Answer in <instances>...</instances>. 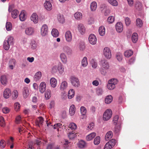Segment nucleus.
I'll return each instance as SVG.
<instances>
[{"label":"nucleus","mask_w":149,"mask_h":149,"mask_svg":"<svg viewBox=\"0 0 149 149\" xmlns=\"http://www.w3.org/2000/svg\"><path fill=\"white\" fill-rule=\"evenodd\" d=\"M53 73H56L58 72L60 74H62L64 72V68L61 63L59 62L57 65H54L52 69Z\"/></svg>","instance_id":"obj_1"},{"label":"nucleus","mask_w":149,"mask_h":149,"mask_svg":"<svg viewBox=\"0 0 149 149\" xmlns=\"http://www.w3.org/2000/svg\"><path fill=\"white\" fill-rule=\"evenodd\" d=\"M118 80L116 79H112L108 81L107 87L109 90H112L116 87V85L118 83Z\"/></svg>","instance_id":"obj_2"},{"label":"nucleus","mask_w":149,"mask_h":149,"mask_svg":"<svg viewBox=\"0 0 149 149\" xmlns=\"http://www.w3.org/2000/svg\"><path fill=\"white\" fill-rule=\"evenodd\" d=\"M13 41V38L11 36H8L4 40L3 47L6 50H8L10 48V44L12 43Z\"/></svg>","instance_id":"obj_3"},{"label":"nucleus","mask_w":149,"mask_h":149,"mask_svg":"<svg viewBox=\"0 0 149 149\" xmlns=\"http://www.w3.org/2000/svg\"><path fill=\"white\" fill-rule=\"evenodd\" d=\"M72 85L75 87L77 88L80 86V82L79 79L74 76H71L70 79Z\"/></svg>","instance_id":"obj_4"},{"label":"nucleus","mask_w":149,"mask_h":149,"mask_svg":"<svg viewBox=\"0 0 149 149\" xmlns=\"http://www.w3.org/2000/svg\"><path fill=\"white\" fill-rule=\"evenodd\" d=\"M48 28L46 24H43L40 29V34L42 37H45L48 35Z\"/></svg>","instance_id":"obj_5"},{"label":"nucleus","mask_w":149,"mask_h":149,"mask_svg":"<svg viewBox=\"0 0 149 149\" xmlns=\"http://www.w3.org/2000/svg\"><path fill=\"white\" fill-rule=\"evenodd\" d=\"M112 112L110 109L106 110L103 115V119L104 120L106 121L109 119L111 117Z\"/></svg>","instance_id":"obj_6"},{"label":"nucleus","mask_w":149,"mask_h":149,"mask_svg":"<svg viewBox=\"0 0 149 149\" xmlns=\"http://www.w3.org/2000/svg\"><path fill=\"white\" fill-rule=\"evenodd\" d=\"M61 50L63 52L65 53L68 55H71L72 54V49L67 45H63L61 48Z\"/></svg>","instance_id":"obj_7"},{"label":"nucleus","mask_w":149,"mask_h":149,"mask_svg":"<svg viewBox=\"0 0 149 149\" xmlns=\"http://www.w3.org/2000/svg\"><path fill=\"white\" fill-rule=\"evenodd\" d=\"M103 55L107 59H110L111 57V53L110 49L107 47H105L103 49Z\"/></svg>","instance_id":"obj_8"},{"label":"nucleus","mask_w":149,"mask_h":149,"mask_svg":"<svg viewBox=\"0 0 149 149\" xmlns=\"http://www.w3.org/2000/svg\"><path fill=\"white\" fill-rule=\"evenodd\" d=\"M34 32L35 30L34 28L31 26L26 27L24 30L25 34L28 36L33 35Z\"/></svg>","instance_id":"obj_9"},{"label":"nucleus","mask_w":149,"mask_h":149,"mask_svg":"<svg viewBox=\"0 0 149 149\" xmlns=\"http://www.w3.org/2000/svg\"><path fill=\"white\" fill-rule=\"evenodd\" d=\"M116 143V140L112 139L108 141L105 145L104 149H111L113 147Z\"/></svg>","instance_id":"obj_10"},{"label":"nucleus","mask_w":149,"mask_h":149,"mask_svg":"<svg viewBox=\"0 0 149 149\" xmlns=\"http://www.w3.org/2000/svg\"><path fill=\"white\" fill-rule=\"evenodd\" d=\"M64 36L66 42L68 43L71 42L72 40V34L70 31H67L65 33Z\"/></svg>","instance_id":"obj_11"},{"label":"nucleus","mask_w":149,"mask_h":149,"mask_svg":"<svg viewBox=\"0 0 149 149\" xmlns=\"http://www.w3.org/2000/svg\"><path fill=\"white\" fill-rule=\"evenodd\" d=\"M30 19L34 24L38 23L39 21V17L37 13H33L30 16Z\"/></svg>","instance_id":"obj_12"},{"label":"nucleus","mask_w":149,"mask_h":149,"mask_svg":"<svg viewBox=\"0 0 149 149\" xmlns=\"http://www.w3.org/2000/svg\"><path fill=\"white\" fill-rule=\"evenodd\" d=\"M88 40L91 44L92 45H95L97 42V38L95 35L91 34L89 36Z\"/></svg>","instance_id":"obj_13"},{"label":"nucleus","mask_w":149,"mask_h":149,"mask_svg":"<svg viewBox=\"0 0 149 149\" xmlns=\"http://www.w3.org/2000/svg\"><path fill=\"white\" fill-rule=\"evenodd\" d=\"M68 83L66 81L63 80L60 84V89L61 91L65 90L68 88Z\"/></svg>","instance_id":"obj_14"},{"label":"nucleus","mask_w":149,"mask_h":149,"mask_svg":"<svg viewBox=\"0 0 149 149\" xmlns=\"http://www.w3.org/2000/svg\"><path fill=\"white\" fill-rule=\"evenodd\" d=\"M19 19L20 21L23 22L27 19V13L24 10H22L19 15Z\"/></svg>","instance_id":"obj_15"},{"label":"nucleus","mask_w":149,"mask_h":149,"mask_svg":"<svg viewBox=\"0 0 149 149\" xmlns=\"http://www.w3.org/2000/svg\"><path fill=\"white\" fill-rule=\"evenodd\" d=\"M41 142L40 139H37L35 141V142L33 143L32 142H30L29 144V148L28 149H34V146L36 144L37 145H40Z\"/></svg>","instance_id":"obj_16"},{"label":"nucleus","mask_w":149,"mask_h":149,"mask_svg":"<svg viewBox=\"0 0 149 149\" xmlns=\"http://www.w3.org/2000/svg\"><path fill=\"white\" fill-rule=\"evenodd\" d=\"M59 57L61 61L64 64H66L68 62V58L66 54L64 52L61 53Z\"/></svg>","instance_id":"obj_17"},{"label":"nucleus","mask_w":149,"mask_h":149,"mask_svg":"<svg viewBox=\"0 0 149 149\" xmlns=\"http://www.w3.org/2000/svg\"><path fill=\"white\" fill-rule=\"evenodd\" d=\"M79 32L81 34H84L86 32V28L84 25L82 24H79L77 26Z\"/></svg>","instance_id":"obj_18"},{"label":"nucleus","mask_w":149,"mask_h":149,"mask_svg":"<svg viewBox=\"0 0 149 149\" xmlns=\"http://www.w3.org/2000/svg\"><path fill=\"white\" fill-rule=\"evenodd\" d=\"M50 86L52 88H56L57 85V80L54 77H52L49 81Z\"/></svg>","instance_id":"obj_19"},{"label":"nucleus","mask_w":149,"mask_h":149,"mask_svg":"<svg viewBox=\"0 0 149 149\" xmlns=\"http://www.w3.org/2000/svg\"><path fill=\"white\" fill-rule=\"evenodd\" d=\"M46 85L45 82L44 81L42 82L39 86V91L42 93H43L46 89Z\"/></svg>","instance_id":"obj_20"},{"label":"nucleus","mask_w":149,"mask_h":149,"mask_svg":"<svg viewBox=\"0 0 149 149\" xmlns=\"http://www.w3.org/2000/svg\"><path fill=\"white\" fill-rule=\"evenodd\" d=\"M116 29L118 33L121 32L123 30V25L121 22H118L116 25Z\"/></svg>","instance_id":"obj_21"},{"label":"nucleus","mask_w":149,"mask_h":149,"mask_svg":"<svg viewBox=\"0 0 149 149\" xmlns=\"http://www.w3.org/2000/svg\"><path fill=\"white\" fill-rule=\"evenodd\" d=\"M44 6L45 9L47 11H50L52 9V6L50 2L46 0L44 3Z\"/></svg>","instance_id":"obj_22"},{"label":"nucleus","mask_w":149,"mask_h":149,"mask_svg":"<svg viewBox=\"0 0 149 149\" xmlns=\"http://www.w3.org/2000/svg\"><path fill=\"white\" fill-rule=\"evenodd\" d=\"M11 91L8 88L6 89L3 92V96L4 98L7 99L11 95Z\"/></svg>","instance_id":"obj_23"},{"label":"nucleus","mask_w":149,"mask_h":149,"mask_svg":"<svg viewBox=\"0 0 149 149\" xmlns=\"http://www.w3.org/2000/svg\"><path fill=\"white\" fill-rule=\"evenodd\" d=\"M42 76V72L40 71H38L36 72L34 77V80L35 81L40 80Z\"/></svg>","instance_id":"obj_24"},{"label":"nucleus","mask_w":149,"mask_h":149,"mask_svg":"<svg viewBox=\"0 0 149 149\" xmlns=\"http://www.w3.org/2000/svg\"><path fill=\"white\" fill-rule=\"evenodd\" d=\"M22 94L24 98H26L29 95V90L27 87H24L23 89Z\"/></svg>","instance_id":"obj_25"},{"label":"nucleus","mask_w":149,"mask_h":149,"mask_svg":"<svg viewBox=\"0 0 149 149\" xmlns=\"http://www.w3.org/2000/svg\"><path fill=\"white\" fill-rule=\"evenodd\" d=\"M97 7V4L96 2L93 1L92 2L90 5V8L91 11H95Z\"/></svg>","instance_id":"obj_26"},{"label":"nucleus","mask_w":149,"mask_h":149,"mask_svg":"<svg viewBox=\"0 0 149 149\" xmlns=\"http://www.w3.org/2000/svg\"><path fill=\"white\" fill-rule=\"evenodd\" d=\"M76 112V107L74 104L71 105L69 109V114L71 116H73Z\"/></svg>","instance_id":"obj_27"},{"label":"nucleus","mask_w":149,"mask_h":149,"mask_svg":"<svg viewBox=\"0 0 149 149\" xmlns=\"http://www.w3.org/2000/svg\"><path fill=\"white\" fill-rule=\"evenodd\" d=\"M96 136V134L94 132H92L86 137V139L87 141H90L92 140Z\"/></svg>","instance_id":"obj_28"},{"label":"nucleus","mask_w":149,"mask_h":149,"mask_svg":"<svg viewBox=\"0 0 149 149\" xmlns=\"http://www.w3.org/2000/svg\"><path fill=\"white\" fill-rule=\"evenodd\" d=\"M113 100V97L111 95H109L106 97L104 102L106 104H109Z\"/></svg>","instance_id":"obj_29"},{"label":"nucleus","mask_w":149,"mask_h":149,"mask_svg":"<svg viewBox=\"0 0 149 149\" xmlns=\"http://www.w3.org/2000/svg\"><path fill=\"white\" fill-rule=\"evenodd\" d=\"M75 92L73 89H70L68 91V97L69 99H72L74 95Z\"/></svg>","instance_id":"obj_30"},{"label":"nucleus","mask_w":149,"mask_h":149,"mask_svg":"<svg viewBox=\"0 0 149 149\" xmlns=\"http://www.w3.org/2000/svg\"><path fill=\"white\" fill-rule=\"evenodd\" d=\"M98 31L100 36H104L105 33V29L104 27L103 26L100 27L99 28Z\"/></svg>","instance_id":"obj_31"},{"label":"nucleus","mask_w":149,"mask_h":149,"mask_svg":"<svg viewBox=\"0 0 149 149\" xmlns=\"http://www.w3.org/2000/svg\"><path fill=\"white\" fill-rule=\"evenodd\" d=\"M88 64L87 58L85 56L83 58L81 61V65L83 67H86Z\"/></svg>","instance_id":"obj_32"},{"label":"nucleus","mask_w":149,"mask_h":149,"mask_svg":"<svg viewBox=\"0 0 149 149\" xmlns=\"http://www.w3.org/2000/svg\"><path fill=\"white\" fill-rule=\"evenodd\" d=\"M133 52L131 50H128L125 51L124 53L125 56L129 58L133 54Z\"/></svg>","instance_id":"obj_33"},{"label":"nucleus","mask_w":149,"mask_h":149,"mask_svg":"<svg viewBox=\"0 0 149 149\" xmlns=\"http://www.w3.org/2000/svg\"><path fill=\"white\" fill-rule=\"evenodd\" d=\"M1 82L2 84L6 85L7 83V79L6 75H3L1 77Z\"/></svg>","instance_id":"obj_34"},{"label":"nucleus","mask_w":149,"mask_h":149,"mask_svg":"<svg viewBox=\"0 0 149 149\" xmlns=\"http://www.w3.org/2000/svg\"><path fill=\"white\" fill-rule=\"evenodd\" d=\"M52 35L54 37H57L59 35V32L56 29H53L51 31Z\"/></svg>","instance_id":"obj_35"},{"label":"nucleus","mask_w":149,"mask_h":149,"mask_svg":"<svg viewBox=\"0 0 149 149\" xmlns=\"http://www.w3.org/2000/svg\"><path fill=\"white\" fill-rule=\"evenodd\" d=\"M43 118L41 117H38L37 119L36 122V125L40 127L41 125L42 124L43 122Z\"/></svg>","instance_id":"obj_36"},{"label":"nucleus","mask_w":149,"mask_h":149,"mask_svg":"<svg viewBox=\"0 0 149 149\" xmlns=\"http://www.w3.org/2000/svg\"><path fill=\"white\" fill-rule=\"evenodd\" d=\"M113 136L112 132L111 131H109L107 132L105 136V139L106 140L108 141L112 138Z\"/></svg>","instance_id":"obj_37"},{"label":"nucleus","mask_w":149,"mask_h":149,"mask_svg":"<svg viewBox=\"0 0 149 149\" xmlns=\"http://www.w3.org/2000/svg\"><path fill=\"white\" fill-rule=\"evenodd\" d=\"M74 16L76 19L79 20L82 19V15L80 12H77L74 14Z\"/></svg>","instance_id":"obj_38"},{"label":"nucleus","mask_w":149,"mask_h":149,"mask_svg":"<svg viewBox=\"0 0 149 149\" xmlns=\"http://www.w3.org/2000/svg\"><path fill=\"white\" fill-rule=\"evenodd\" d=\"M51 95V91L50 89H47L45 92V96L46 99L48 100L49 99Z\"/></svg>","instance_id":"obj_39"},{"label":"nucleus","mask_w":149,"mask_h":149,"mask_svg":"<svg viewBox=\"0 0 149 149\" xmlns=\"http://www.w3.org/2000/svg\"><path fill=\"white\" fill-rule=\"evenodd\" d=\"M58 22L62 24H63L65 22V19L64 16L62 15H59L58 16Z\"/></svg>","instance_id":"obj_40"},{"label":"nucleus","mask_w":149,"mask_h":149,"mask_svg":"<svg viewBox=\"0 0 149 149\" xmlns=\"http://www.w3.org/2000/svg\"><path fill=\"white\" fill-rule=\"evenodd\" d=\"M116 58L118 61H121L123 59L122 53L120 52L117 53L116 55Z\"/></svg>","instance_id":"obj_41"},{"label":"nucleus","mask_w":149,"mask_h":149,"mask_svg":"<svg viewBox=\"0 0 149 149\" xmlns=\"http://www.w3.org/2000/svg\"><path fill=\"white\" fill-rule=\"evenodd\" d=\"M76 133L74 131L70 132L68 134V138L70 139H74L76 136Z\"/></svg>","instance_id":"obj_42"},{"label":"nucleus","mask_w":149,"mask_h":149,"mask_svg":"<svg viewBox=\"0 0 149 149\" xmlns=\"http://www.w3.org/2000/svg\"><path fill=\"white\" fill-rule=\"evenodd\" d=\"M131 39L133 43H136L138 39L137 34L136 33H133Z\"/></svg>","instance_id":"obj_43"},{"label":"nucleus","mask_w":149,"mask_h":149,"mask_svg":"<svg viewBox=\"0 0 149 149\" xmlns=\"http://www.w3.org/2000/svg\"><path fill=\"white\" fill-rule=\"evenodd\" d=\"M136 24L137 27H141L143 25V22L142 20L139 18H137L136 20Z\"/></svg>","instance_id":"obj_44"},{"label":"nucleus","mask_w":149,"mask_h":149,"mask_svg":"<svg viewBox=\"0 0 149 149\" xmlns=\"http://www.w3.org/2000/svg\"><path fill=\"white\" fill-rule=\"evenodd\" d=\"M19 12L17 10L15 9L13 10L11 13V16L13 18L15 19L17 17Z\"/></svg>","instance_id":"obj_45"},{"label":"nucleus","mask_w":149,"mask_h":149,"mask_svg":"<svg viewBox=\"0 0 149 149\" xmlns=\"http://www.w3.org/2000/svg\"><path fill=\"white\" fill-rule=\"evenodd\" d=\"M68 127L72 130H75L77 129V126L74 123H72L69 124Z\"/></svg>","instance_id":"obj_46"},{"label":"nucleus","mask_w":149,"mask_h":149,"mask_svg":"<svg viewBox=\"0 0 149 149\" xmlns=\"http://www.w3.org/2000/svg\"><path fill=\"white\" fill-rule=\"evenodd\" d=\"M107 2L113 6H116L118 5L117 1L116 0H107Z\"/></svg>","instance_id":"obj_47"},{"label":"nucleus","mask_w":149,"mask_h":149,"mask_svg":"<svg viewBox=\"0 0 149 149\" xmlns=\"http://www.w3.org/2000/svg\"><path fill=\"white\" fill-rule=\"evenodd\" d=\"M115 19V18L114 16H111L108 18L107 22L109 24H112L114 22Z\"/></svg>","instance_id":"obj_48"},{"label":"nucleus","mask_w":149,"mask_h":149,"mask_svg":"<svg viewBox=\"0 0 149 149\" xmlns=\"http://www.w3.org/2000/svg\"><path fill=\"white\" fill-rule=\"evenodd\" d=\"M30 47L33 49H35L37 47V44L34 40L31 41L30 43Z\"/></svg>","instance_id":"obj_49"},{"label":"nucleus","mask_w":149,"mask_h":149,"mask_svg":"<svg viewBox=\"0 0 149 149\" xmlns=\"http://www.w3.org/2000/svg\"><path fill=\"white\" fill-rule=\"evenodd\" d=\"M78 146V147L80 148H83L85 147L86 143L84 141L81 140L79 142Z\"/></svg>","instance_id":"obj_50"},{"label":"nucleus","mask_w":149,"mask_h":149,"mask_svg":"<svg viewBox=\"0 0 149 149\" xmlns=\"http://www.w3.org/2000/svg\"><path fill=\"white\" fill-rule=\"evenodd\" d=\"M101 67H102L103 68L108 69L109 67V63L106 61H104L102 63Z\"/></svg>","instance_id":"obj_51"},{"label":"nucleus","mask_w":149,"mask_h":149,"mask_svg":"<svg viewBox=\"0 0 149 149\" xmlns=\"http://www.w3.org/2000/svg\"><path fill=\"white\" fill-rule=\"evenodd\" d=\"M6 28L7 31H10L12 28L11 23L9 22H7L6 25Z\"/></svg>","instance_id":"obj_52"},{"label":"nucleus","mask_w":149,"mask_h":149,"mask_svg":"<svg viewBox=\"0 0 149 149\" xmlns=\"http://www.w3.org/2000/svg\"><path fill=\"white\" fill-rule=\"evenodd\" d=\"M96 92L97 95H100L102 94L103 91L102 88L100 87H98L96 89Z\"/></svg>","instance_id":"obj_53"},{"label":"nucleus","mask_w":149,"mask_h":149,"mask_svg":"<svg viewBox=\"0 0 149 149\" xmlns=\"http://www.w3.org/2000/svg\"><path fill=\"white\" fill-rule=\"evenodd\" d=\"M80 112L81 114L83 115H85L87 112V110L86 108L83 106L80 107Z\"/></svg>","instance_id":"obj_54"},{"label":"nucleus","mask_w":149,"mask_h":149,"mask_svg":"<svg viewBox=\"0 0 149 149\" xmlns=\"http://www.w3.org/2000/svg\"><path fill=\"white\" fill-rule=\"evenodd\" d=\"M62 124L60 123L55 124L54 125V128L55 129H56L58 131H60V128L62 127Z\"/></svg>","instance_id":"obj_55"},{"label":"nucleus","mask_w":149,"mask_h":149,"mask_svg":"<svg viewBox=\"0 0 149 149\" xmlns=\"http://www.w3.org/2000/svg\"><path fill=\"white\" fill-rule=\"evenodd\" d=\"M108 69L106 68H103L101 67L100 69V71L101 74L103 75H105L107 73V70Z\"/></svg>","instance_id":"obj_56"},{"label":"nucleus","mask_w":149,"mask_h":149,"mask_svg":"<svg viewBox=\"0 0 149 149\" xmlns=\"http://www.w3.org/2000/svg\"><path fill=\"white\" fill-rule=\"evenodd\" d=\"M100 138L99 136H97L94 139V143L95 145H98L100 142Z\"/></svg>","instance_id":"obj_57"},{"label":"nucleus","mask_w":149,"mask_h":149,"mask_svg":"<svg viewBox=\"0 0 149 149\" xmlns=\"http://www.w3.org/2000/svg\"><path fill=\"white\" fill-rule=\"evenodd\" d=\"M78 47L81 51H83L84 50L85 48V45L84 43L83 42L80 43Z\"/></svg>","instance_id":"obj_58"},{"label":"nucleus","mask_w":149,"mask_h":149,"mask_svg":"<svg viewBox=\"0 0 149 149\" xmlns=\"http://www.w3.org/2000/svg\"><path fill=\"white\" fill-rule=\"evenodd\" d=\"M20 107V105L18 102H17L15 103L14 108L16 111H19Z\"/></svg>","instance_id":"obj_59"},{"label":"nucleus","mask_w":149,"mask_h":149,"mask_svg":"<svg viewBox=\"0 0 149 149\" xmlns=\"http://www.w3.org/2000/svg\"><path fill=\"white\" fill-rule=\"evenodd\" d=\"M0 125L3 127H4L5 125L4 118L1 116H0Z\"/></svg>","instance_id":"obj_60"},{"label":"nucleus","mask_w":149,"mask_h":149,"mask_svg":"<svg viewBox=\"0 0 149 149\" xmlns=\"http://www.w3.org/2000/svg\"><path fill=\"white\" fill-rule=\"evenodd\" d=\"M18 92L17 90H15L12 93V96L13 98L15 99L17 98L18 96Z\"/></svg>","instance_id":"obj_61"},{"label":"nucleus","mask_w":149,"mask_h":149,"mask_svg":"<svg viewBox=\"0 0 149 149\" xmlns=\"http://www.w3.org/2000/svg\"><path fill=\"white\" fill-rule=\"evenodd\" d=\"M3 112L4 113H8L10 111V109L7 107H5L2 109Z\"/></svg>","instance_id":"obj_62"},{"label":"nucleus","mask_w":149,"mask_h":149,"mask_svg":"<svg viewBox=\"0 0 149 149\" xmlns=\"http://www.w3.org/2000/svg\"><path fill=\"white\" fill-rule=\"evenodd\" d=\"M94 126V124L93 123H90L88 124L87 129L91 130L93 128Z\"/></svg>","instance_id":"obj_63"},{"label":"nucleus","mask_w":149,"mask_h":149,"mask_svg":"<svg viewBox=\"0 0 149 149\" xmlns=\"http://www.w3.org/2000/svg\"><path fill=\"white\" fill-rule=\"evenodd\" d=\"M91 64L93 68H96L97 66V63L94 60H92L91 61Z\"/></svg>","instance_id":"obj_64"}]
</instances>
